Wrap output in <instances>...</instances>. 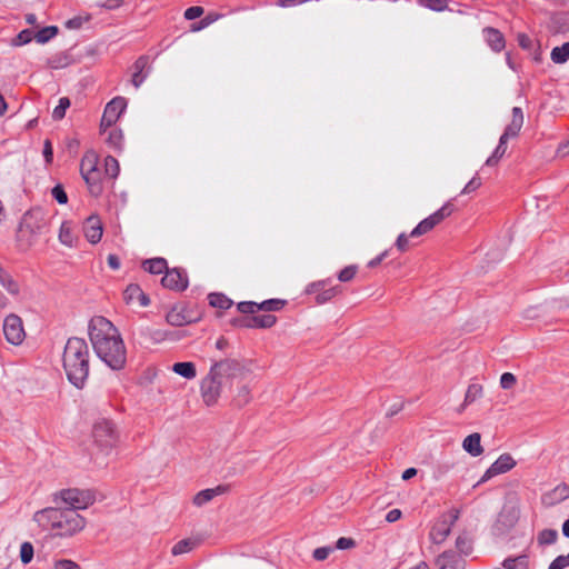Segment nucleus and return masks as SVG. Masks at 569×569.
<instances>
[{"label": "nucleus", "instance_id": "obj_1", "mask_svg": "<svg viewBox=\"0 0 569 569\" xmlns=\"http://www.w3.org/2000/svg\"><path fill=\"white\" fill-rule=\"evenodd\" d=\"M88 335L97 357L112 370H121L127 363V348L118 328L107 318L90 319Z\"/></svg>", "mask_w": 569, "mask_h": 569}, {"label": "nucleus", "instance_id": "obj_2", "mask_svg": "<svg viewBox=\"0 0 569 569\" xmlns=\"http://www.w3.org/2000/svg\"><path fill=\"white\" fill-rule=\"evenodd\" d=\"M33 520L43 529L52 531L58 537H69L81 531L86 519L73 509L48 507L37 511Z\"/></svg>", "mask_w": 569, "mask_h": 569}, {"label": "nucleus", "instance_id": "obj_3", "mask_svg": "<svg viewBox=\"0 0 569 569\" xmlns=\"http://www.w3.org/2000/svg\"><path fill=\"white\" fill-rule=\"evenodd\" d=\"M90 351L84 339L71 337L64 346L62 363L71 385L82 389L90 372Z\"/></svg>", "mask_w": 569, "mask_h": 569}, {"label": "nucleus", "instance_id": "obj_4", "mask_svg": "<svg viewBox=\"0 0 569 569\" xmlns=\"http://www.w3.org/2000/svg\"><path fill=\"white\" fill-rule=\"evenodd\" d=\"M49 220L41 208L28 210L17 230V243L21 250L30 249L41 236L48 232Z\"/></svg>", "mask_w": 569, "mask_h": 569}, {"label": "nucleus", "instance_id": "obj_5", "mask_svg": "<svg viewBox=\"0 0 569 569\" xmlns=\"http://www.w3.org/2000/svg\"><path fill=\"white\" fill-rule=\"evenodd\" d=\"M512 118L510 123L506 127L503 133L499 138V143L493 150L492 154L486 160V166L493 167L505 156L507 151V142L510 138H516L520 133L523 126V111L520 107H513L511 110Z\"/></svg>", "mask_w": 569, "mask_h": 569}, {"label": "nucleus", "instance_id": "obj_6", "mask_svg": "<svg viewBox=\"0 0 569 569\" xmlns=\"http://www.w3.org/2000/svg\"><path fill=\"white\" fill-rule=\"evenodd\" d=\"M210 370L220 378L226 386L234 379H244L251 373L249 362L234 358H226L212 362Z\"/></svg>", "mask_w": 569, "mask_h": 569}, {"label": "nucleus", "instance_id": "obj_7", "mask_svg": "<svg viewBox=\"0 0 569 569\" xmlns=\"http://www.w3.org/2000/svg\"><path fill=\"white\" fill-rule=\"evenodd\" d=\"M80 172L88 186L91 196L99 197L103 191L101 173L98 169V157L94 152H88L83 156L80 163Z\"/></svg>", "mask_w": 569, "mask_h": 569}, {"label": "nucleus", "instance_id": "obj_8", "mask_svg": "<svg viewBox=\"0 0 569 569\" xmlns=\"http://www.w3.org/2000/svg\"><path fill=\"white\" fill-rule=\"evenodd\" d=\"M53 501L58 507L66 505L64 509H73L77 512L78 509H86L92 505L94 497L90 491L72 488L62 489L54 493Z\"/></svg>", "mask_w": 569, "mask_h": 569}, {"label": "nucleus", "instance_id": "obj_9", "mask_svg": "<svg viewBox=\"0 0 569 569\" xmlns=\"http://www.w3.org/2000/svg\"><path fill=\"white\" fill-rule=\"evenodd\" d=\"M92 436L96 445L103 451H109L119 441L116 425L108 419H100L93 425Z\"/></svg>", "mask_w": 569, "mask_h": 569}, {"label": "nucleus", "instance_id": "obj_10", "mask_svg": "<svg viewBox=\"0 0 569 569\" xmlns=\"http://www.w3.org/2000/svg\"><path fill=\"white\" fill-rule=\"evenodd\" d=\"M455 210V206L448 201L436 212L430 214L429 217L421 220L410 232L411 238L420 237L430 230H432L437 224H439L445 218L449 217Z\"/></svg>", "mask_w": 569, "mask_h": 569}, {"label": "nucleus", "instance_id": "obj_11", "mask_svg": "<svg viewBox=\"0 0 569 569\" xmlns=\"http://www.w3.org/2000/svg\"><path fill=\"white\" fill-rule=\"evenodd\" d=\"M330 283V279L319 280L311 282L306 288V293L316 295L315 302L317 305H323L329 302L336 296L342 292L341 286H332L330 288H326Z\"/></svg>", "mask_w": 569, "mask_h": 569}, {"label": "nucleus", "instance_id": "obj_12", "mask_svg": "<svg viewBox=\"0 0 569 569\" xmlns=\"http://www.w3.org/2000/svg\"><path fill=\"white\" fill-rule=\"evenodd\" d=\"M226 383L218 378L211 370L201 382V396L207 406L214 405L221 396Z\"/></svg>", "mask_w": 569, "mask_h": 569}, {"label": "nucleus", "instance_id": "obj_13", "mask_svg": "<svg viewBox=\"0 0 569 569\" xmlns=\"http://www.w3.org/2000/svg\"><path fill=\"white\" fill-rule=\"evenodd\" d=\"M3 333L9 343L21 345L26 338L22 319L16 313L8 315L3 320Z\"/></svg>", "mask_w": 569, "mask_h": 569}, {"label": "nucleus", "instance_id": "obj_14", "mask_svg": "<svg viewBox=\"0 0 569 569\" xmlns=\"http://www.w3.org/2000/svg\"><path fill=\"white\" fill-rule=\"evenodd\" d=\"M459 518V511L455 510L449 518L443 517L433 525L430 530L429 537L433 543H442L451 532V528Z\"/></svg>", "mask_w": 569, "mask_h": 569}, {"label": "nucleus", "instance_id": "obj_15", "mask_svg": "<svg viewBox=\"0 0 569 569\" xmlns=\"http://www.w3.org/2000/svg\"><path fill=\"white\" fill-rule=\"evenodd\" d=\"M161 284L173 291H183L188 288L189 280L184 269L173 268L167 269L161 279Z\"/></svg>", "mask_w": 569, "mask_h": 569}, {"label": "nucleus", "instance_id": "obj_16", "mask_svg": "<svg viewBox=\"0 0 569 569\" xmlns=\"http://www.w3.org/2000/svg\"><path fill=\"white\" fill-rule=\"evenodd\" d=\"M516 460L512 458L510 453H502L483 473L480 480L476 486L481 485L489 479L506 473L511 470L516 466Z\"/></svg>", "mask_w": 569, "mask_h": 569}, {"label": "nucleus", "instance_id": "obj_17", "mask_svg": "<svg viewBox=\"0 0 569 569\" xmlns=\"http://www.w3.org/2000/svg\"><path fill=\"white\" fill-rule=\"evenodd\" d=\"M439 569H465L466 560L453 550L443 551L436 559Z\"/></svg>", "mask_w": 569, "mask_h": 569}, {"label": "nucleus", "instance_id": "obj_18", "mask_svg": "<svg viewBox=\"0 0 569 569\" xmlns=\"http://www.w3.org/2000/svg\"><path fill=\"white\" fill-rule=\"evenodd\" d=\"M83 232L90 243H98L101 240L103 232L100 219L97 216H90L87 218L83 224Z\"/></svg>", "mask_w": 569, "mask_h": 569}, {"label": "nucleus", "instance_id": "obj_19", "mask_svg": "<svg viewBox=\"0 0 569 569\" xmlns=\"http://www.w3.org/2000/svg\"><path fill=\"white\" fill-rule=\"evenodd\" d=\"M123 299L128 305L138 302L140 307H147L150 303L149 297L142 291L140 286L136 283H131L126 288Z\"/></svg>", "mask_w": 569, "mask_h": 569}, {"label": "nucleus", "instance_id": "obj_20", "mask_svg": "<svg viewBox=\"0 0 569 569\" xmlns=\"http://www.w3.org/2000/svg\"><path fill=\"white\" fill-rule=\"evenodd\" d=\"M483 37L488 43V46L496 52H500L505 46V37L503 34L496 28L487 27L482 30Z\"/></svg>", "mask_w": 569, "mask_h": 569}, {"label": "nucleus", "instance_id": "obj_21", "mask_svg": "<svg viewBox=\"0 0 569 569\" xmlns=\"http://www.w3.org/2000/svg\"><path fill=\"white\" fill-rule=\"evenodd\" d=\"M149 58L147 56L139 57L133 63V73L131 82L136 88H139L147 78V73H143V71L147 68Z\"/></svg>", "mask_w": 569, "mask_h": 569}, {"label": "nucleus", "instance_id": "obj_22", "mask_svg": "<svg viewBox=\"0 0 569 569\" xmlns=\"http://www.w3.org/2000/svg\"><path fill=\"white\" fill-rule=\"evenodd\" d=\"M480 441L481 437L479 433H471L465 438L462 442V448L472 457H478L483 452V448Z\"/></svg>", "mask_w": 569, "mask_h": 569}, {"label": "nucleus", "instance_id": "obj_23", "mask_svg": "<svg viewBox=\"0 0 569 569\" xmlns=\"http://www.w3.org/2000/svg\"><path fill=\"white\" fill-rule=\"evenodd\" d=\"M0 284L11 295L18 296L20 293L19 283L11 277V274L4 270L0 264Z\"/></svg>", "mask_w": 569, "mask_h": 569}, {"label": "nucleus", "instance_id": "obj_24", "mask_svg": "<svg viewBox=\"0 0 569 569\" xmlns=\"http://www.w3.org/2000/svg\"><path fill=\"white\" fill-rule=\"evenodd\" d=\"M483 388L480 383H470L465 395L463 403L458 409L461 412L467 406L471 405L476 400L482 397Z\"/></svg>", "mask_w": 569, "mask_h": 569}, {"label": "nucleus", "instance_id": "obj_25", "mask_svg": "<svg viewBox=\"0 0 569 569\" xmlns=\"http://www.w3.org/2000/svg\"><path fill=\"white\" fill-rule=\"evenodd\" d=\"M166 320L169 325L181 327L187 323H190L192 319L188 317L183 310H179L177 308H172L166 316Z\"/></svg>", "mask_w": 569, "mask_h": 569}, {"label": "nucleus", "instance_id": "obj_26", "mask_svg": "<svg viewBox=\"0 0 569 569\" xmlns=\"http://www.w3.org/2000/svg\"><path fill=\"white\" fill-rule=\"evenodd\" d=\"M127 108V100L123 97H116L111 101H109L104 108L108 114L113 116V119H119L121 113Z\"/></svg>", "mask_w": 569, "mask_h": 569}, {"label": "nucleus", "instance_id": "obj_27", "mask_svg": "<svg viewBox=\"0 0 569 569\" xmlns=\"http://www.w3.org/2000/svg\"><path fill=\"white\" fill-rule=\"evenodd\" d=\"M142 268L149 273L160 274L168 269V264L164 258H153L144 260Z\"/></svg>", "mask_w": 569, "mask_h": 569}, {"label": "nucleus", "instance_id": "obj_28", "mask_svg": "<svg viewBox=\"0 0 569 569\" xmlns=\"http://www.w3.org/2000/svg\"><path fill=\"white\" fill-rule=\"evenodd\" d=\"M209 305L213 308H218L221 310L229 309L233 302L226 295L221 292H212L208 296Z\"/></svg>", "mask_w": 569, "mask_h": 569}, {"label": "nucleus", "instance_id": "obj_29", "mask_svg": "<svg viewBox=\"0 0 569 569\" xmlns=\"http://www.w3.org/2000/svg\"><path fill=\"white\" fill-rule=\"evenodd\" d=\"M59 241L67 247H72L74 244L76 237L73 234L72 226L69 221H63L61 223L59 230Z\"/></svg>", "mask_w": 569, "mask_h": 569}, {"label": "nucleus", "instance_id": "obj_30", "mask_svg": "<svg viewBox=\"0 0 569 569\" xmlns=\"http://www.w3.org/2000/svg\"><path fill=\"white\" fill-rule=\"evenodd\" d=\"M505 569H528L529 558L527 555L506 558L502 562Z\"/></svg>", "mask_w": 569, "mask_h": 569}, {"label": "nucleus", "instance_id": "obj_31", "mask_svg": "<svg viewBox=\"0 0 569 569\" xmlns=\"http://www.w3.org/2000/svg\"><path fill=\"white\" fill-rule=\"evenodd\" d=\"M569 498V486L561 483L550 491L546 499H549L550 503L561 502Z\"/></svg>", "mask_w": 569, "mask_h": 569}, {"label": "nucleus", "instance_id": "obj_32", "mask_svg": "<svg viewBox=\"0 0 569 569\" xmlns=\"http://www.w3.org/2000/svg\"><path fill=\"white\" fill-rule=\"evenodd\" d=\"M550 58L557 64L567 62L569 60V41L560 47H555L551 50Z\"/></svg>", "mask_w": 569, "mask_h": 569}, {"label": "nucleus", "instance_id": "obj_33", "mask_svg": "<svg viewBox=\"0 0 569 569\" xmlns=\"http://www.w3.org/2000/svg\"><path fill=\"white\" fill-rule=\"evenodd\" d=\"M172 370L186 379H192L197 375L196 367L192 362H177L173 365Z\"/></svg>", "mask_w": 569, "mask_h": 569}, {"label": "nucleus", "instance_id": "obj_34", "mask_svg": "<svg viewBox=\"0 0 569 569\" xmlns=\"http://www.w3.org/2000/svg\"><path fill=\"white\" fill-rule=\"evenodd\" d=\"M456 548L459 551L458 555L461 557L469 556L473 550L472 539L466 533L458 536L456 539Z\"/></svg>", "mask_w": 569, "mask_h": 569}, {"label": "nucleus", "instance_id": "obj_35", "mask_svg": "<svg viewBox=\"0 0 569 569\" xmlns=\"http://www.w3.org/2000/svg\"><path fill=\"white\" fill-rule=\"evenodd\" d=\"M251 400V389L248 385H241L233 397V402L237 407H243Z\"/></svg>", "mask_w": 569, "mask_h": 569}, {"label": "nucleus", "instance_id": "obj_36", "mask_svg": "<svg viewBox=\"0 0 569 569\" xmlns=\"http://www.w3.org/2000/svg\"><path fill=\"white\" fill-rule=\"evenodd\" d=\"M58 27L48 26L34 33V39L38 43H46L58 34Z\"/></svg>", "mask_w": 569, "mask_h": 569}, {"label": "nucleus", "instance_id": "obj_37", "mask_svg": "<svg viewBox=\"0 0 569 569\" xmlns=\"http://www.w3.org/2000/svg\"><path fill=\"white\" fill-rule=\"evenodd\" d=\"M197 540L191 538L182 539L172 547L171 552L173 556H179L189 552L197 546Z\"/></svg>", "mask_w": 569, "mask_h": 569}, {"label": "nucleus", "instance_id": "obj_38", "mask_svg": "<svg viewBox=\"0 0 569 569\" xmlns=\"http://www.w3.org/2000/svg\"><path fill=\"white\" fill-rule=\"evenodd\" d=\"M277 321V318L272 315H260V316H251V322L253 323V328H262L268 329L271 328Z\"/></svg>", "mask_w": 569, "mask_h": 569}, {"label": "nucleus", "instance_id": "obj_39", "mask_svg": "<svg viewBox=\"0 0 569 569\" xmlns=\"http://www.w3.org/2000/svg\"><path fill=\"white\" fill-rule=\"evenodd\" d=\"M70 64V57L64 52L53 54L48 59V66L51 69H61Z\"/></svg>", "mask_w": 569, "mask_h": 569}, {"label": "nucleus", "instance_id": "obj_40", "mask_svg": "<svg viewBox=\"0 0 569 569\" xmlns=\"http://www.w3.org/2000/svg\"><path fill=\"white\" fill-rule=\"evenodd\" d=\"M107 143L114 150H121L122 149V142H123V134L122 131L119 129H111L108 132L107 137Z\"/></svg>", "mask_w": 569, "mask_h": 569}, {"label": "nucleus", "instance_id": "obj_41", "mask_svg": "<svg viewBox=\"0 0 569 569\" xmlns=\"http://www.w3.org/2000/svg\"><path fill=\"white\" fill-rule=\"evenodd\" d=\"M119 171H120V167H119L118 160L114 157H112V156H107L104 158V172H106V174L109 178L114 179V178L118 177Z\"/></svg>", "mask_w": 569, "mask_h": 569}, {"label": "nucleus", "instance_id": "obj_42", "mask_svg": "<svg viewBox=\"0 0 569 569\" xmlns=\"http://www.w3.org/2000/svg\"><path fill=\"white\" fill-rule=\"evenodd\" d=\"M418 4L431 11L441 12L448 8V0H417Z\"/></svg>", "mask_w": 569, "mask_h": 569}, {"label": "nucleus", "instance_id": "obj_43", "mask_svg": "<svg viewBox=\"0 0 569 569\" xmlns=\"http://www.w3.org/2000/svg\"><path fill=\"white\" fill-rule=\"evenodd\" d=\"M286 305L284 300L281 299H269L264 300L261 303H258V311H279L281 310Z\"/></svg>", "mask_w": 569, "mask_h": 569}, {"label": "nucleus", "instance_id": "obj_44", "mask_svg": "<svg viewBox=\"0 0 569 569\" xmlns=\"http://www.w3.org/2000/svg\"><path fill=\"white\" fill-rule=\"evenodd\" d=\"M70 107V99L62 97L59 99L58 106L52 111V118L54 120H61L66 116L67 109Z\"/></svg>", "mask_w": 569, "mask_h": 569}, {"label": "nucleus", "instance_id": "obj_45", "mask_svg": "<svg viewBox=\"0 0 569 569\" xmlns=\"http://www.w3.org/2000/svg\"><path fill=\"white\" fill-rule=\"evenodd\" d=\"M558 539V532L555 529H543L538 535V541L540 545H552Z\"/></svg>", "mask_w": 569, "mask_h": 569}, {"label": "nucleus", "instance_id": "obj_46", "mask_svg": "<svg viewBox=\"0 0 569 569\" xmlns=\"http://www.w3.org/2000/svg\"><path fill=\"white\" fill-rule=\"evenodd\" d=\"M34 37L33 32L30 29H24L20 31L16 38L12 39V46L20 47L29 43Z\"/></svg>", "mask_w": 569, "mask_h": 569}, {"label": "nucleus", "instance_id": "obj_47", "mask_svg": "<svg viewBox=\"0 0 569 569\" xmlns=\"http://www.w3.org/2000/svg\"><path fill=\"white\" fill-rule=\"evenodd\" d=\"M34 549L31 542L24 541L20 547V559L21 562L27 565L33 558Z\"/></svg>", "mask_w": 569, "mask_h": 569}, {"label": "nucleus", "instance_id": "obj_48", "mask_svg": "<svg viewBox=\"0 0 569 569\" xmlns=\"http://www.w3.org/2000/svg\"><path fill=\"white\" fill-rule=\"evenodd\" d=\"M358 267L355 264L347 266L338 273V279L341 282H348L351 281L356 273H357Z\"/></svg>", "mask_w": 569, "mask_h": 569}, {"label": "nucleus", "instance_id": "obj_49", "mask_svg": "<svg viewBox=\"0 0 569 569\" xmlns=\"http://www.w3.org/2000/svg\"><path fill=\"white\" fill-rule=\"evenodd\" d=\"M213 498H212V492L210 491V489H203L201 491H199L194 497H193V503L197 506V507H202L203 505H206L207 502L211 501Z\"/></svg>", "mask_w": 569, "mask_h": 569}, {"label": "nucleus", "instance_id": "obj_50", "mask_svg": "<svg viewBox=\"0 0 569 569\" xmlns=\"http://www.w3.org/2000/svg\"><path fill=\"white\" fill-rule=\"evenodd\" d=\"M237 309L243 315L254 316V313L258 312V303L253 301H241L237 305Z\"/></svg>", "mask_w": 569, "mask_h": 569}, {"label": "nucleus", "instance_id": "obj_51", "mask_svg": "<svg viewBox=\"0 0 569 569\" xmlns=\"http://www.w3.org/2000/svg\"><path fill=\"white\" fill-rule=\"evenodd\" d=\"M51 196L60 204H66L68 202V196L61 184H57L52 188Z\"/></svg>", "mask_w": 569, "mask_h": 569}, {"label": "nucleus", "instance_id": "obj_52", "mask_svg": "<svg viewBox=\"0 0 569 569\" xmlns=\"http://www.w3.org/2000/svg\"><path fill=\"white\" fill-rule=\"evenodd\" d=\"M566 567H569V553L558 556L549 565V569H565Z\"/></svg>", "mask_w": 569, "mask_h": 569}, {"label": "nucleus", "instance_id": "obj_53", "mask_svg": "<svg viewBox=\"0 0 569 569\" xmlns=\"http://www.w3.org/2000/svg\"><path fill=\"white\" fill-rule=\"evenodd\" d=\"M516 382V376L511 372H505L500 377V386L502 389H511Z\"/></svg>", "mask_w": 569, "mask_h": 569}, {"label": "nucleus", "instance_id": "obj_54", "mask_svg": "<svg viewBox=\"0 0 569 569\" xmlns=\"http://www.w3.org/2000/svg\"><path fill=\"white\" fill-rule=\"evenodd\" d=\"M333 551V548L332 547H329V546H326V547H319L317 549L313 550V553H312V557L317 560V561H323L326 560L329 555Z\"/></svg>", "mask_w": 569, "mask_h": 569}, {"label": "nucleus", "instance_id": "obj_55", "mask_svg": "<svg viewBox=\"0 0 569 569\" xmlns=\"http://www.w3.org/2000/svg\"><path fill=\"white\" fill-rule=\"evenodd\" d=\"M53 569H81V567L70 559H59L54 561Z\"/></svg>", "mask_w": 569, "mask_h": 569}, {"label": "nucleus", "instance_id": "obj_56", "mask_svg": "<svg viewBox=\"0 0 569 569\" xmlns=\"http://www.w3.org/2000/svg\"><path fill=\"white\" fill-rule=\"evenodd\" d=\"M230 323L233 327H238V328H253V323L251 322V316L233 318L230 321Z\"/></svg>", "mask_w": 569, "mask_h": 569}, {"label": "nucleus", "instance_id": "obj_57", "mask_svg": "<svg viewBox=\"0 0 569 569\" xmlns=\"http://www.w3.org/2000/svg\"><path fill=\"white\" fill-rule=\"evenodd\" d=\"M481 186V179L478 176H475L462 189L461 194H469Z\"/></svg>", "mask_w": 569, "mask_h": 569}, {"label": "nucleus", "instance_id": "obj_58", "mask_svg": "<svg viewBox=\"0 0 569 569\" xmlns=\"http://www.w3.org/2000/svg\"><path fill=\"white\" fill-rule=\"evenodd\" d=\"M88 20H89V17H86V18L80 17V16L73 17L66 21L64 27L67 29H80L82 27V24Z\"/></svg>", "mask_w": 569, "mask_h": 569}, {"label": "nucleus", "instance_id": "obj_59", "mask_svg": "<svg viewBox=\"0 0 569 569\" xmlns=\"http://www.w3.org/2000/svg\"><path fill=\"white\" fill-rule=\"evenodd\" d=\"M203 13V8L202 7H199V6H193V7H189L186 11H184V18L187 20H194L199 17H201Z\"/></svg>", "mask_w": 569, "mask_h": 569}, {"label": "nucleus", "instance_id": "obj_60", "mask_svg": "<svg viewBox=\"0 0 569 569\" xmlns=\"http://www.w3.org/2000/svg\"><path fill=\"white\" fill-rule=\"evenodd\" d=\"M356 546V541L352 538L341 537L336 542V548L340 550L351 549Z\"/></svg>", "mask_w": 569, "mask_h": 569}, {"label": "nucleus", "instance_id": "obj_61", "mask_svg": "<svg viewBox=\"0 0 569 569\" xmlns=\"http://www.w3.org/2000/svg\"><path fill=\"white\" fill-rule=\"evenodd\" d=\"M409 237L410 234L400 233L396 240V247L399 251L403 252L409 248Z\"/></svg>", "mask_w": 569, "mask_h": 569}, {"label": "nucleus", "instance_id": "obj_62", "mask_svg": "<svg viewBox=\"0 0 569 569\" xmlns=\"http://www.w3.org/2000/svg\"><path fill=\"white\" fill-rule=\"evenodd\" d=\"M117 122V119H113V116L108 114L107 111H103L100 127L101 129L106 130L108 128H111Z\"/></svg>", "mask_w": 569, "mask_h": 569}, {"label": "nucleus", "instance_id": "obj_63", "mask_svg": "<svg viewBox=\"0 0 569 569\" xmlns=\"http://www.w3.org/2000/svg\"><path fill=\"white\" fill-rule=\"evenodd\" d=\"M209 489L212 492V498H214V497L228 493L231 489V486L228 483H223V485H218L217 487L209 488Z\"/></svg>", "mask_w": 569, "mask_h": 569}, {"label": "nucleus", "instance_id": "obj_64", "mask_svg": "<svg viewBox=\"0 0 569 569\" xmlns=\"http://www.w3.org/2000/svg\"><path fill=\"white\" fill-rule=\"evenodd\" d=\"M209 489L212 492V498H214V497L228 493L231 489V486L228 483H223V485H218L217 487L209 488Z\"/></svg>", "mask_w": 569, "mask_h": 569}]
</instances>
